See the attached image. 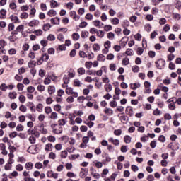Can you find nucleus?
Segmentation results:
<instances>
[{"label":"nucleus","mask_w":181,"mask_h":181,"mask_svg":"<svg viewBox=\"0 0 181 181\" xmlns=\"http://www.w3.org/2000/svg\"><path fill=\"white\" fill-rule=\"evenodd\" d=\"M51 127L52 128V132L54 134H62L63 132V127L58 124H52Z\"/></svg>","instance_id":"nucleus-1"},{"label":"nucleus","mask_w":181,"mask_h":181,"mask_svg":"<svg viewBox=\"0 0 181 181\" xmlns=\"http://www.w3.org/2000/svg\"><path fill=\"white\" fill-rule=\"evenodd\" d=\"M38 131L40 134H42V135H47V134H49V131L47 129L45 128V124L43 123L38 124Z\"/></svg>","instance_id":"nucleus-2"},{"label":"nucleus","mask_w":181,"mask_h":181,"mask_svg":"<svg viewBox=\"0 0 181 181\" xmlns=\"http://www.w3.org/2000/svg\"><path fill=\"white\" fill-rule=\"evenodd\" d=\"M4 117L6 118V119H9L10 118L11 121H15V119H16V116L12 115L11 112H6Z\"/></svg>","instance_id":"nucleus-3"},{"label":"nucleus","mask_w":181,"mask_h":181,"mask_svg":"<svg viewBox=\"0 0 181 181\" xmlns=\"http://www.w3.org/2000/svg\"><path fill=\"white\" fill-rule=\"evenodd\" d=\"M156 66L157 69H162V67H163V66H165V61L163 59H160V60L156 62Z\"/></svg>","instance_id":"nucleus-4"},{"label":"nucleus","mask_w":181,"mask_h":181,"mask_svg":"<svg viewBox=\"0 0 181 181\" xmlns=\"http://www.w3.org/2000/svg\"><path fill=\"white\" fill-rule=\"evenodd\" d=\"M47 91L48 94L52 95V94H54V93H56V87H54V86H49L47 87Z\"/></svg>","instance_id":"nucleus-5"},{"label":"nucleus","mask_w":181,"mask_h":181,"mask_svg":"<svg viewBox=\"0 0 181 181\" xmlns=\"http://www.w3.org/2000/svg\"><path fill=\"white\" fill-rule=\"evenodd\" d=\"M168 148H169V149H171L172 151H177V149H179V145L170 143L168 145Z\"/></svg>","instance_id":"nucleus-6"},{"label":"nucleus","mask_w":181,"mask_h":181,"mask_svg":"<svg viewBox=\"0 0 181 181\" xmlns=\"http://www.w3.org/2000/svg\"><path fill=\"white\" fill-rule=\"evenodd\" d=\"M50 22L52 25H60V18L59 17L51 18Z\"/></svg>","instance_id":"nucleus-7"},{"label":"nucleus","mask_w":181,"mask_h":181,"mask_svg":"<svg viewBox=\"0 0 181 181\" xmlns=\"http://www.w3.org/2000/svg\"><path fill=\"white\" fill-rule=\"evenodd\" d=\"M10 19L14 23H21V21H19V18L15 15L10 16Z\"/></svg>","instance_id":"nucleus-8"},{"label":"nucleus","mask_w":181,"mask_h":181,"mask_svg":"<svg viewBox=\"0 0 181 181\" xmlns=\"http://www.w3.org/2000/svg\"><path fill=\"white\" fill-rule=\"evenodd\" d=\"M45 151L46 152H52L53 151V144L48 143L45 145Z\"/></svg>","instance_id":"nucleus-9"},{"label":"nucleus","mask_w":181,"mask_h":181,"mask_svg":"<svg viewBox=\"0 0 181 181\" xmlns=\"http://www.w3.org/2000/svg\"><path fill=\"white\" fill-rule=\"evenodd\" d=\"M39 25V21L37 20H33L28 23V26L30 28H35V26Z\"/></svg>","instance_id":"nucleus-10"},{"label":"nucleus","mask_w":181,"mask_h":181,"mask_svg":"<svg viewBox=\"0 0 181 181\" xmlns=\"http://www.w3.org/2000/svg\"><path fill=\"white\" fill-rule=\"evenodd\" d=\"M140 87L141 83H130L131 90H136V88H139Z\"/></svg>","instance_id":"nucleus-11"},{"label":"nucleus","mask_w":181,"mask_h":181,"mask_svg":"<svg viewBox=\"0 0 181 181\" xmlns=\"http://www.w3.org/2000/svg\"><path fill=\"white\" fill-rule=\"evenodd\" d=\"M50 119H53L54 121H56L59 118V115L56 112H53L49 115Z\"/></svg>","instance_id":"nucleus-12"},{"label":"nucleus","mask_w":181,"mask_h":181,"mask_svg":"<svg viewBox=\"0 0 181 181\" xmlns=\"http://www.w3.org/2000/svg\"><path fill=\"white\" fill-rule=\"evenodd\" d=\"M50 28H52L50 23H45L42 26V30H44V32H47L48 30H50Z\"/></svg>","instance_id":"nucleus-13"},{"label":"nucleus","mask_w":181,"mask_h":181,"mask_svg":"<svg viewBox=\"0 0 181 181\" xmlns=\"http://www.w3.org/2000/svg\"><path fill=\"white\" fill-rule=\"evenodd\" d=\"M25 168L27 170H32L33 169V164L32 162H28L25 163Z\"/></svg>","instance_id":"nucleus-14"},{"label":"nucleus","mask_w":181,"mask_h":181,"mask_svg":"<svg viewBox=\"0 0 181 181\" xmlns=\"http://www.w3.org/2000/svg\"><path fill=\"white\" fill-rule=\"evenodd\" d=\"M126 111H127V112H128V114H129V115H130V117H132L134 115V109L132 108V107L128 106L126 108Z\"/></svg>","instance_id":"nucleus-15"},{"label":"nucleus","mask_w":181,"mask_h":181,"mask_svg":"<svg viewBox=\"0 0 181 181\" xmlns=\"http://www.w3.org/2000/svg\"><path fill=\"white\" fill-rule=\"evenodd\" d=\"M105 90L106 93H110L112 90V85L111 83L105 85Z\"/></svg>","instance_id":"nucleus-16"},{"label":"nucleus","mask_w":181,"mask_h":181,"mask_svg":"<svg viewBox=\"0 0 181 181\" xmlns=\"http://www.w3.org/2000/svg\"><path fill=\"white\" fill-rule=\"evenodd\" d=\"M71 37H72V40L76 42V41L78 40V39H80V34H78L77 33H74L71 35Z\"/></svg>","instance_id":"nucleus-17"},{"label":"nucleus","mask_w":181,"mask_h":181,"mask_svg":"<svg viewBox=\"0 0 181 181\" xmlns=\"http://www.w3.org/2000/svg\"><path fill=\"white\" fill-rule=\"evenodd\" d=\"M9 8L12 11H15V9L18 8V6L16 5V3L15 2V1H13L12 2L10 3Z\"/></svg>","instance_id":"nucleus-18"},{"label":"nucleus","mask_w":181,"mask_h":181,"mask_svg":"<svg viewBox=\"0 0 181 181\" xmlns=\"http://www.w3.org/2000/svg\"><path fill=\"white\" fill-rule=\"evenodd\" d=\"M74 86L75 87H81V86H83V83L78 79H74Z\"/></svg>","instance_id":"nucleus-19"},{"label":"nucleus","mask_w":181,"mask_h":181,"mask_svg":"<svg viewBox=\"0 0 181 181\" xmlns=\"http://www.w3.org/2000/svg\"><path fill=\"white\" fill-rule=\"evenodd\" d=\"M90 35V33L88 31H81V37L82 39H87V37Z\"/></svg>","instance_id":"nucleus-20"},{"label":"nucleus","mask_w":181,"mask_h":181,"mask_svg":"<svg viewBox=\"0 0 181 181\" xmlns=\"http://www.w3.org/2000/svg\"><path fill=\"white\" fill-rule=\"evenodd\" d=\"M110 22L112 25H118L119 23V19H118L117 18H110Z\"/></svg>","instance_id":"nucleus-21"},{"label":"nucleus","mask_w":181,"mask_h":181,"mask_svg":"<svg viewBox=\"0 0 181 181\" xmlns=\"http://www.w3.org/2000/svg\"><path fill=\"white\" fill-rule=\"evenodd\" d=\"M17 95H18V93H16V92H10L8 93V97L9 98H11V100H15Z\"/></svg>","instance_id":"nucleus-22"},{"label":"nucleus","mask_w":181,"mask_h":181,"mask_svg":"<svg viewBox=\"0 0 181 181\" xmlns=\"http://www.w3.org/2000/svg\"><path fill=\"white\" fill-rule=\"evenodd\" d=\"M107 39H109V40H114L115 39V34H114L112 32L108 33Z\"/></svg>","instance_id":"nucleus-23"},{"label":"nucleus","mask_w":181,"mask_h":181,"mask_svg":"<svg viewBox=\"0 0 181 181\" xmlns=\"http://www.w3.org/2000/svg\"><path fill=\"white\" fill-rule=\"evenodd\" d=\"M47 15H48V16H50L52 18L53 16H56V15H57V12H56V11H54V10H49L47 12Z\"/></svg>","instance_id":"nucleus-24"},{"label":"nucleus","mask_w":181,"mask_h":181,"mask_svg":"<svg viewBox=\"0 0 181 181\" xmlns=\"http://www.w3.org/2000/svg\"><path fill=\"white\" fill-rule=\"evenodd\" d=\"M36 110L37 111V112H42L43 111V104L39 103L36 106Z\"/></svg>","instance_id":"nucleus-25"},{"label":"nucleus","mask_w":181,"mask_h":181,"mask_svg":"<svg viewBox=\"0 0 181 181\" xmlns=\"http://www.w3.org/2000/svg\"><path fill=\"white\" fill-rule=\"evenodd\" d=\"M93 49L94 50V52H98L101 49V47H100V45L97 44V43H95L93 45Z\"/></svg>","instance_id":"nucleus-26"},{"label":"nucleus","mask_w":181,"mask_h":181,"mask_svg":"<svg viewBox=\"0 0 181 181\" xmlns=\"http://www.w3.org/2000/svg\"><path fill=\"white\" fill-rule=\"evenodd\" d=\"M77 72L78 74H81V76H83L86 74V69L83 67H80L78 69Z\"/></svg>","instance_id":"nucleus-27"},{"label":"nucleus","mask_w":181,"mask_h":181,"mask_svg":"<svg viewBox=\"0 0 181 181\" xmlns=\"http://www.w3.org/2000/svg\"><path fill=\"white\" fill-rule=\"evenodd\" d=\"M34 35L36 36H42L43 35V31L40 29L36 30L33 31Z\"/></svg>","instance_id":"nucleus-28"},{"label":"nucleus","mask_w":181,"mask_h":181,"mask_svg":"<svg viewBox=\"0 0 181 181\" xmlns=\"http://www.w3.org/2000/svg\"><path fill=\"white\" fill-rule=\"evenodd\" d=\"M47 40H49V42H54V40H56V36H54V35L52 34H49L47 37Z\"/></svg>","instance_id":"nucleus-29"},{"label":"nucleus","mask_w":181,"mask_h":181,"mask_svg":"<svg viewBox=\"0 0 181 181\" xmlns=\"http://www.w3.org/2000/svg\"><path fill=\"white\" fill-rule=\"evenodd\" d=\"M53 98L52 97H48L45 100V103L47 105H50V104H53Z\"/></svg>","instance_id":"nucleus-30"},{"label":"nucleus","mask_w":181,"mask_h":181,"mask_svg":"<svg viewBox=\"0 0 181 181\" xmlns=\"http://www.w3.org/2000/svg\"><path fill=\"white\" fill-rule=\"evenodd\" d=\"M104 111L106 114H108L109 115H112V114H114V111L111 108L106 107Z\"/></svg>","instance_id":"nucleus-31"},{"label":"nucleus","mask_w":181,"mask_h":181,"mask_svg":"<svg viewBox=\"0 0 181 181\" xmlns=\"http://www.w3.org/2000/svg\"><path fill=\"white\" fill-rule=\"evenodd\" d=\"M93 23L94 26H95V28H101V25H100L101 21H100V20L93 21Z\"/></svg>","instance_id":"nucleus-32"},{"label":"nucleus","mask_w":181,"mask_h":181,"mask_svg":"<svg viewBox=\"0 0 181 181\" xmlns=\"http://www.w3.org/2000/svg\"><path fill=\"white\" fill-rule=\"evenodd\" d=\"M37 91H40V93H42V92L45 91V86L40 84L37 86Z\"/></svg>","instance_id":"nucleus-33"},{"label":"nucleus","mask_w":181,"mask_h":181,"mask_svg":"<svg viewBox=\"0 0 181 181\" xmlns=\"http://www.w3.org/2000/svg\"><path fill=\"white\" fill-rule=\"evenodd\" d=\"M98 60L99 62H105V56H104V54H100L98 56Z\"/></svg>","instance_id":"nucleus-34"},{"label":"nucleus","mask_w":181,"mask_h":181,"mask_svg":"<svg viewBox=\"0 0 181 181\" xmlns=\"http://www.w3.org/2000/svg\"><path fill=\"white\" fill-rule=\"evenodd\" d=\"M0 90L1 91H6L8 90V86H6V83H2L0 85Z\"/></svg>","instance_id":"nucleus-35"},{"label":"nucleus","mask_w":181,"mask_h":181,"mask_svg":"<svg viewBox=\"0 0 181 181\" xmlns=\"http://www.w3.org/2000/svg\"><path fill=\"white\" fill-rule=\"evenodd\" d=\"M27 93H35V87L30 86L27 88Z\"/></svg>","instance_id":"nucleus-36"},{"label":"nucleus","mask_w":181,"mask_h":181,"mask_svg":"<svg viewBox=\"0 0 181 181\" xmlns=\"http://www.w3.org/2000/svg\"><path fill=\"white\" fill-rule=\"evenodd\" d=\"M47 139L49 142H56V137L54 136H48Z\"/></svg>","instance_id":"nucleus-37"},{"label":"nucleus","mask_w":181,"mask_h":181,"mask_svg":"<svg viewBox=\"0 0 181 181\" xmlns=\"http://www.w3.org/2000/svg\"><path fill=\"white\" fill-rule=\"evenodd\" d=\"M15 80H16V81H22V80H23V76L21 74H17L15 76Z\"/></svg>","instance_id":"nucleus-38"},{"label":"nucleus","mask_w":181,"mask_h":181,"mask_svg":"<svg viewBox=\"0 0 181 181\" xmlns=\"http://www.w3.org/2000/svg\"><path fill=\"white\" fill-rule=\"evenodd\" d=\"M126 54L127 56H134V50H132V49L128 48L126 50Z\"/></svg>","instance_id":"nucleus-39"},{"label":"nucleus","mask_w":181,"mask_h":181,"mask_svg":"<svg viewBox=\"0 0 181 181\" xmlns=\"http://www.w3.org/2000/svg\"><path fill=\"white\" fill-rule=\"evenodd\" d=\"M45 112L47 115L52 114V107L49 106H47L45 107Z\"/></svg>","instance_id":"nucleus-40"},{"label":"nucleus","mask_w":181,"mask_h":181,"mask_svg":"<svg viewBox=\"0 0 181 181\" xmlns=\"http://www.w3.org/2000/svg\"><path fill=\"white\" fill-rule=\"evenodd\" d=\"M13 29H15V24H13V23H9L8 25V32H12Z\"/></svg>","instance_id":"nucleus-41"},{"label":"nucleus","mask_w":181,"mask_h":181,"mask_svg":"<svg viewBox=\"0 0 181 181\" xmlns=\"http://www.w3.org/2000/svg\"><path fill=\"white\" fill-rule=\"evenodd\" d=\"M104 30H105V32H110V30H112V25H105Z\"/></svg>","instance_id":"nucleus-42"},{"label":"nucleus","mask_w":181,"mask_h":181,"mask_svg":"<svg viewBox=\"0 0 181 181\" xmlns=\"http://www.w3.org/2000/svg\"><path fill=\"white\" fill-rule=\"evenodd\" d=\"M24 29H25V25H20L16 28L17 32H21V33H23Z\"/></svg>","instance_id":"nucleus-43"},{"label":"nucleus","mask_w":181,"mask_h":181,"mask_svg":"<svg viewBox=\"0 0 181 181\" xmlns=\"http://www.w3.org/2000/svg\"><path fill=\"white\" fill-rule=\"evenodd\" d=\"M93 18H94V16L91 13H87L85 16V18L87 19V21H93Z\"/></svg>","instance_id":"nucleus-44"},{"label":"nucleus","mask_w":181,"mask_h":181,"mask_svg":"<svg viewBox=\"0 0 181 181\" xmlns=\"http://www.w3.org/2000/svg\"><path fill=\"white\" fill-rule=\"evenodd\" d=\"M35 66H36V62H35V61H30L28 62V67L30 69H33V67H35Z\"/></svg>","instance_id":"nucleus-45"},{"label":"nucleus","mask_w":181,"mask_h":181,"mask_svg":"<svg viewBox=\"0 0 181 181\" xmlns=\"http://www.w3.org/2000/svg\"><path fill=\"white\" fill-rule=\"evenodd\" d=\"M122 63L124 66H128L129 64V59L128 57L123 59Z\"/></svg>","instance_id":"nucleus-46"},{"label":"nucleus","mask_w":181,"mask_h":181,"mask_svg":"<svg viewBox=\"0 0 181 181\" xmlns=\"http://www.w3.org/2000/svg\"><path fill=\"white\" fill-rule=\"evenodd\" d=\"M96 35L98 36V37H100L103 38L104 37V31L103 30H98V33H96Z\"/></svg>","instance_id":"nucleus-47"},{"label":"nucleus","mask_w":181,"mask_h":181,"mask_svg":"<svg viewBox=\"0 0 181 181\" xmlns=\"http://www.w3.org/2000/svg\"><path fill=\"white\" fill-rule=\"evenodd\" d=\"M100 19L102 21V22H105V21H107V19H108V17L107 16V14H105V13H102L101 16H100Z\"/></svg>","instance_id":"nucleus-48"},{"label":"nucleus","mask_w":181,"mask_h":181,"mask_svg":"<svg viewBox=\"0 0 181 181\" xmlns=\"http://www.w3.org/2000/svg\"><path fill=\"white\" fill-rule=\"evenodd\" d=\"M66 94H68V95H71V94L73 93V88L71 87L66 88Z\"/></svg>","instance_id":"nucleus-49"},{"label":"nucleus","mask_w":181,"mask_h":181,"mask_svg":"<svg viewBox=\"0 0 181 181\" xmlns=\"http://www.w3.org/2000/svg\"><path fill=\"white\" fill-rule=\"evenodd\" d=\"M29 142H30V144H35L36 143V137L33 136H30L28 139Z\"/></svg>","instance_id":"nucleus-50"},{"label":"nucleus","mask_w":181,"mask_h":181,"mask_svg":"<svg viewBox=\"0 0 181 181\" xmlns=\"http://www.w3.org/2000/svg\"><path fill=\"white\" fill-rule=\"evenodd\" d=\"M0 49H4L6 46V42L4 40H0Z\"/></svg>","instance_id":"nucleus-51"},{"label":"nucleus","mask_w":181,"mask_h":181,"mask_svg":"<svg viewBox=\"0 0 181 181\" xmlns=\"http://www.w3.org/2000/svg\"><path fill=\"white\" fill-rule=\"evenodd\" d=\"M58 125H59V127H62L63 125H66V119H61L58 121Z\"/></svg>","instance_id":"nucleus-52"},{"label":"nucleus","mask_w":181,"mask_h":181,"mask_svg":"<svg viewBox=\"0 0 181 181\" xmlns=\"http://www.w3.org/2000/svg\"><path fill=\"white\" fill-rule=\"evenodd\" d=\"M67 155L68 153L66 151H63L61 152V158H62V159H66V158H67Z\"/></svg>","instance_id":"nucleus-53"},{"label":"nucleus","mask_w":181,"mask_h":181,"mask_svg":"<svg viewBox=\"0 0 181 181\" xmlns=\"http://www.w3.org/2000/svg\"><path fill=\"white\" fill-rule=\"evenodd\" d=\"M104 47L105 49H110L111 47V41H106L104 43Z\"/></svg>","instance_id":"nucleus-54"},{"label":"nucleus","mask_w":181,"mask_h":181,"mask_svg":"<svg viewBox=\"0 0 181 181\" xmlns=\"http://www.w3.org/2000/svg\"><path fill=\"white\" fill-rule=\"evenodd\" d=\"M85 67H86V69H91V67H93V62H86L85 63Z\"/></svg>","instance_id":"nucleus-55"},{"label":"nucleus","mask_w":181,"mask_h":181,"mask_svg":"<svg viewBox=\"0 0 181 181\" xmlns=\"http://www.w3.org/2000/svg\"><path fill=\"white\" fill-rule=\"evenodd\" d=\"M133 73H138L139 71V66L134 65L132 67Z\"/></svg>","instance_id":"nucleus-56"},{"label":"nucleus","mask_w":181,"mask_h":181,"mask_svg":"<svg viewBox=\"0 0 181 181\" xmlns=\"http://www.w3.org/2000/svg\"><path fill=\"white\" fill-rule=\"evenodd\" d=\"M45 118H46V117L45 116V115L40 114V115L38 116V121H40V122H43V121H45Z\"/></svg>","instance_id":"nucleus-57"},{"label":"nucleus","mask_w":181,"mask_h":181,"mask_svg":"<svg viewBox=\"0 0 181 181\" xmlns=\"http://www.w3.org/2000/svg\"><path fill=\"white\" fill-rule=\"evenodd\" d=\"M176 103H171L168 105L169 110H176V105H175Z\"/></svg>","instance_id":"nucleus-58"},{"label":"nucleus","mask_w":181,"mask_h":181,"mask_svg":"<svg viewBox=\"0 0 181 181\" xmlns=\"http://www.w3.org/2000/svg\"><path fill=\"white\" fill-rule=\"evenodd\" d=\"M35 168H36V169H42V168H43V164L40 162L36 163L35 164Z\"/></svg>","instance_id":"nucleus-59"},{"label":"nucleus","mask_w":181,"mask_h":181,"mask_svg":"<svg viewBox=\"0 0 181 181\" xmlns=\"http://www.w3.org/2000/svg\"><path fill=\"white\" fill-rule=\"evenodd\" d=\"M24 88H25V86L23 83L17 84V88H18V91H22Z\"/></svg>","instance_id":"nucleus-60"},{"label":"nucleus","mask_w":181,"mask_h":181,"mask_svg":"<svg viewBox=\"0 0 181 181\" xmlns=\"http://www.w3.org/2000/svg\"><path fill=\"white\" fill-rule=\"evenodd\" d=\"M124 142H125V144H131V136H124Z\"/></svg>","instance_id":"nucleus-61"},{"label":"nucleus","mask_w":181,"mask_h":181,"mask_svg":"<svg viewBox=\"0 0 181 181\" xmlns=\"http://www.w3.org/2000/svg\"><path fill=\"white\" fill-rule=\"evenodd\" d=\"M62 95H64V90L62 89H59L57 90V96L62 97Z\"/></svg>","instance_id":"nucleus-62"},{"label":"nucleus","mask_w":181,"mask_h":181,"mask_svg":"<svg viewBox=\"0 0 181 181\" xmlns=\"http://www.w3.org/2000/svg\"><path fill=\"white\" fill-rule=\"evenodd\" d=\"M41 57L42 58V60H44V62H47L49 60V55L47 54H42Z\"/></svg>","instance_id":"nucleus-63"},{"label":"nucleus","mask_w":181,"mask_h":181,"mask_svg":"<svg viewBox=\"0 0 181 181\" xmlns=\"http://www.w3.org/2000/svg\"><path fill=\"white\" fill-rule=\"evenodd\" d=\"M49 159H53V160L56 159V153L53 152L49 153Z\"/></svg>","instance_id":"nucleus-64"}]
</instances>
